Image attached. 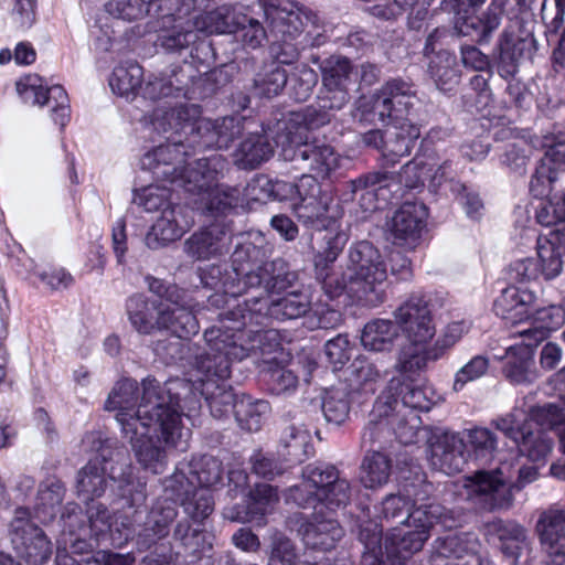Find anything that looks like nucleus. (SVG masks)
<instances>
[{"label": "nucleus", "mask_w": 565, "mask_h": 565, "mask_svg": "<svg viewBox=\"0 0 565 565\" xmlns=\"http://www.w3.org/2000/svg\"><path fill=\"white\" fill-rule=\"evenodd\" d=\"M225 323L205 330L204 339L207 350L196 358V376L183 391L198 392L203 396L214 417L226 416L234 412L235 402L239 398L226 384L233 362H239L252 354L265 356L267 349L263 345L270 339V333L255 332L243 342V334L230 332Z\"/></svg>", "instance_id": "obj_1"}, {"label": "nucleus", "mask_w": 565, "mask_h": 565, "mask_svg": "<svg viewBox=\"0 0 565 565\" xmlns=\"http://www.w3.org/2000/svg\"><path fill=\"white\" fill-rule=\"evenodd\" d=\"M139 396L135 380L118 381L105 403V409L116 412L115 418L124 431L125 423L130 427L140 426L145 430L146 423L159 426L163 440L171 446L179 445L181 429L179 427L180 388H189L184 380L168 381L163 385L153 377L141 383Z\"/></svg>", "instance_id": "obj_2"}, {"label": "nucleus", "mask_w": 565, "mask_h": 565, "mask_svg": "<svg viewBox=\"0 0 565 565\" xmlns=\"http://www.w3.org/2000/svg\"><path fill=\"white\" fill-rule=\"evenodd\" d=\"M264 257L265 250L254 243H239L232 254L231 270L223 271L220 266H210L201 273V282L205 287L237 297L253 289L279 294L297 281V273L289 270L282 259L264 262Z\"/></svg>", "instance_id": "obj_3"}, {"label": "nucleus", "mask_w": 565, "mask_h": 565, "mask_svg": "<svg viewBox=\"0 0 565 565\" xmlns=\"http://www.w3.org/2000/svg\"><path fill=\"white\" fill-rule=\"evenodd\" d=\"M223 477L222 461L213 456L193 457L189 462H179L174 472L164 479L163 490L174 500H180L184 513L195 523L203 522L214 510L210 488Z\"/></svg>", "instance_id": "obj_4"}, {"label": "nucleus", "mask_w": 565, "mask_h": 565, "mask_svg": "<svg viewBox=\"0 0 565 565\" xmlns=\"http://www.w3.org/2000/svg\"><path fill=\"white\" fill-rule=\"evenodd\" d=\"M310 309V296L301 290L288 292L276 300H270L268 295L254 297L224 313L221 324L228 326L230 332L243 334V342L247 341L255 332L270 333V339L263 343L267 349L266 355L278 347L276 334L270 330H254L253 327H264L270 318L279 321L297 319L305 316Z\"/></svg>", "instance_id": "obj_5"}, {"label": "nucleus", "mask_w": 565, "mask_h": 565, "mask_svg": "<svg viewBox=\"0 0 565 565\" xmlns=\"http://www.w3.org/2000/svg\"><path fill=\"white\" fill-rule=\"evenodd\" d=\"M198 108L194 105L170 106L166 102L151 115L154 129L167 132L174 130L189 134V145L199 149H226L243 130L242 118L227 116L220 119L198 118Z\"/></svg>", "instance_id": "obj_6"}, {"label": "nucleus", "mask_w": 565, "mask_h": 565, "mask_svg": "<svg viewBox=\"0 0 565 565\" xmlns=\"http://www.w3.org/2000/svg\"><path fill=\"white\" fill-rule=\"evenodd\" d=\"M350 482L341 477L335 466L313 462L303 467L301 481L284 492L286 503L299 508H313L321 512L323 508L333 511L347 507L351 501Z\"/></svg>", "instance_id": "obj_7"}, {"label": "nucleus", "mask_w": 565, "mask_h": 565, "mask_svg": "<svg viewBox=\"0 0 565 565\" xmlns=\"http://www.w3.org/2000/svg\"><path fill=\"white\" fill-rule=\"evenodd\" d=\"M125 309L131 327L142 335L166 331L178 338H190L200 330L193 310L154 302L143 294L128 297Z\"/></svg>", "instance_id": "obj_8"}, {"label": "nucleus", "mask_w": 565, "mask_h": 565, "mask_svg": "<svg viewBox=\"0 0 565 565\" xmlns=\"http://www.w3.org/2000/svg\"><path fill=\"white\" fill-rule=\"evenodd\" d=\"M350 295L362 306L377 307L386 299L383 285L387 268L380 250L370 242L352 245L348 253Z\"/></svg>", "instance_id": "obj_9"}, {"label": "nucleus", "mask_w": 565, "mask_h": 565, "mask_svg": "<svg viewBox=\"0 0 565 565\" xmlns=\"http://www.w3.org/2000/svg\"><path fill=\"white\" fill-rule=\"evenodd\" d=\"M403 387L398 379H392L387 390L383 392L375 401L370 420L362 434V446L372 445L377 438V434L384 427L390 426L401 444L409 445L416 441L420 418L415 414L407 417L398 408L399 401L393 394Z\"/></svg>", "instance_id": "obj_10"}, {"label": "nucleus", "mask_w": 565, "mask_h": 565, "mask_svg": "<svg viewBox=\"0 0 565 565\" xmlns=\"http://www.w3.org/2000/svg\"><path fill=\"white\" fill-rule=\"evenodd\" d=\"M183 407L179 408V427L181 429V438L179 445H168L159 430V426L154 423H146V429H141V425L130 427L126 422L124 426L122 437L128 440L131 446L137 462L145 469L154 475L162 473L168 465V454L171 449L185 451L189 448L190 430L184 428L182 424Z\"/></svg>", "instance_id": "obj_11"}, {"label": "nucleus", "mask_w": 565, "mask_h": 565, "mask_svg": "<svg viewBox=\"0 0 565 565\" xmlns=\"http://www.w3.org/2000/svg\"><path fill=\"white\" fill-rule=\"evenodd\" d=\"M536 409L531 417L521 408H513L505 416L493 419L492 425L507 437L512 439L522 456L530 461L545 465L553 449V439L547 435L542 420L535 417Z\"/></svg>", "instance_id": "obj_12"}, {"label": "nucleus", "mask_w": 565, "mask_h": 565, "mask_svg": "<svg viewBox=\"0 0 565 565\" xmlns=\"http://www.w3.org/2000/svg\"><path fill=\"white\" fill-rule=\"evenodd\" d=\"M276 145L281 148L285 160L300 161L315 173V178H328L340 166V156L323 140H308L300 132H285L277 136Z\"/></svg>", "instance_id": "obj_13"}, {"label": "nucleus", "mask_w": 565, "mask_h": 565, "mask_svg": "<svg viewBox=\"0 0 565 565\" xmlns=\"http://www.w3.org/2000/svg\"><path fill=\"white\" fill-rule=\"evenodd\" d=\"M299 189L300 196L292 203V211L305 226L322 232L341 218L340 206L313 175L303 174Z\"/></svg>", "instance_id": "obj_14"}, {"label": "nucleus", "mask_w": 565, "mask_h": 565, "mask_svg": "<svg viewBox=\"0 0 565 565\" xmlns=\"http://www.w3.org/2000/svg\"><path fill=\"white\" fill-rule=\"evenodd\" d=\"M512 460H500L493 471H479L466 480L469 497L476 498L488 509H503L512 502L518 468Z\"/></svg>", "instance_id": "obj_15"}, {"label": "nucleus", "mask_w": 565, "mask_h": 565, "mask_svg": "<svg viewBox=\"0 0 565 565\" xmlns=\"http://www.w3.org/2000/svg\"><path fill=\"white\" fill-rule=\"evenodd\" d=\"M312 21V17L305 12L301 8H271L266 10V22L268 24L269 34L276 41H281L286 45V51L278 53L280 63L290 64L299 55V50L309 44L307 35H302L305 28Z\"/></svg>", "instance_id": "obj_16"}, {"label": "nucleus", "mask_w": 565, "mask_h": 565, "mask_svg": "<svg viewBox=\"0 0 565 565\" xmlns=\"http://www.w3.org/2000/svg\"><path fill=\"white\" fill-rule=\"evenodd\" d=\"M10 536L14 551L28 565H43L51 557L52 544L42 529L31 521L28 509L15 510Z\"/></svg>", "instance_id": "obj_17"}, {"label": "nucleus", "mask_w": 565, "mask_h": 565, "mask_svg": "<svg viewBox=\"0 0 565 565\" xmlns=\"http://www.w3.org/2000/svg\"><path fill=\"white\" fill-rule=\"evenodd\" d=\"M64 530L71 535H78L77 544L85 547H93L86 543V539L94 540L98 545L108 537L111 532L110 514L103 504H93L84 515L82 509L76 503H68L62 513Z\"/></svg>", "instance_id": "obj_18"}, {"label": "nucleus", "mask_w": 565, "mask_h": 565, "mask_svg": "<svg viewBox=\"0 0 565 565\" xmlns=\"http://www.w3.org/2000/svg\"><path fill=\"white\" fill-rule=\"evenodd\" d=\"M417 102L414 85L402 78L387 81L373 97V110L381 120L395 124L413 122L412 115Z\"/></svg>", "instance_id": "obj_19"}, {"label": "nucleus", "mask_w": 565, "mask_h": 565, "mask_svg": "<svg viewBox=\"0 0 565 565\" xmlns=\"http://www.w3.org/2000/svg\"><path fill=\"white\" fill-rule=\"evenodd\" d=\"M17 92L21 98L31 105L47 106L55 124L64 128L71 117L70 100L66 90L54 85L45 87L43 79L36 74H30L17 82Z\"/></svg>", "instance_id": "obj_20"}, {"label": "nucleus", "mask_w": 565, "mask_h": 565, "mask_svg": "<svg viewBox=\"0 0 565 565\" xmlns=\"http://www.w3.org/2000/svg\"><path fill=\"white\" fill-rule=\"evenodd\" d=\"M480 542L468 532H454L434 540L430 548V565H482L479 555Z\"/></svg>", "instance_id": "obj_21"}, {"label": "nucleus", "mask_w": 565, "mask_h": 565, "mask_svg": "<svg viewBox=\"0 0 565 565\" xmlns=\"http://www.w3.org/2000/svg\"><path fill=\"white\" fill-rule=\"evenodd\" d=\"M394 317L406 338L414 344H426L436 333L428 302L420 296L409 297L395 310Z\"/></svg>", "instance_id": "obj_22"}, {"label": "nucleus", "mask_w": 565, "mask_h": 565, "mask_svg": "<svg viewBox=\"0 0 565 565\" xmlns=\"http://www.w3.org/2000/svg\"><path fill=\"white\" fill-rule=\"evenodd\" d=\"M233 230L214 223L192 233L183 243V250L193 260L204 262L226 255L232 245Z\"/></svg>", "instance_id": "obj_23"}, {"label": "nucleus", "mask_w": 565, "mask_h": 565, "mask_svg": "<svg viewBox=\"0 0 565 565\" xmlns=\"http://www.w3.org/2000/svg\"><path fill=\"white\" fill-rule=\"evenodd\" d=\"M280 500L278 488L269 483H256L248 492L245 507L226 509L224 514L234 522L266 525V516L273 513Z\"/></svg>", "instance_id": "obj_24"}, {"label": "nucleus", "mask_w": 565, "mask_h": 565, "mask_svg": "<svg viewBox=\"0 0 565 565\" xmlns=\"http://www.w3.org/2000/svg\"><path fill=\"white\" fill-rule=\"evenodd\" d=\"M226 160L221 154L201 158L182 168L174 182L186 192L206 195L223 175Z\"/></svg>", "instance_id": "obj_25"}, {"label": "nucleus", "mask_w": 565, "mask_h": 565, "mask_svg": "<svg viewBox=\"0 0 565 565\" xmlns=\"http://www.w3.org/2000/svg\"><path fill=\"white\" fill-rule=\"evenodd\" d=\"M541 147L546 149L545 159L536 168L530 182V190L535 196H545L553 182L556 181L554 170L565 171V137L558 135H545Z\"/></svg>", "instance_id": "obj_26"}, {"label": "nucleus", "mask_w": 565, "mask_h": 565, "mask_svg": "<svg viewBox=\"0 0 565 565\" xmlns=\"http://www.w3.org/2000/svg\"><path fill=\"white\" fill-rule=\"evenodd\" d=\"M185 156H188L186 146L178 139L173 142L160 145L145 153L141 158V167L151 171L158 180L174 183L178 180L179 171L182 169L181 164L185 161Z\"/></svg>", "instance_id": "obj_27"}, {"label": "nucleus", "mask_w": 565, "mask_h": 565, "mask_svg": "<svg viewBox=\"0 0 565 565\" xmlns=\"http://www.w3.org/2000/svg\"><path fill=\"white\" fill-rule=\"evenodd\" d=\"M193 224L188 209L180 205H168L151 226L147 244L151 248L167 245L179 239Z\"/></svg>", "instance_id": "obj_28"}, {"label": "nucleus", "mask_w": 565, "mask_h": 565, "mask_svg": "<svg viewBox=\"0 0 565 565\" xmlns=\"http://www.w3.org/2000/svg\"><path fill=\"white\" fill-rule=\"evenodd\" d=\"M429 460L435 469L446 475L460 472L467 461L465 438L457 433L443 434L431 445Z\"/></svg>", "instance_id": "obj_29"}, {"label": "nucleus", "mask_w": 565, "mask_h": 565, "mask_svg": "<svg viewBox=\"0 0 565 565\" xmlns=\"http://www.w3.org/2000/svg\"><path fill=\"white\" fill-rule=\"evenodd\" d=\"M423 203L405 202L393 215L390 231L397 245H413L420 236L427 218Z\"/></svg>", "instance_id": "obj_30"}, {"label": "nucleus", "mask_w": 565, "mask_h": 565, "mask_svg": "<svg viewBox=\"0 0 565 565\" xmlns=\"http://www.w3.org/2000/svg\"><path fill=\"white\" fill-rule=\"evenodd\" d=\"M503 13V2L492 0L487 10L480 15L458 18L455 22V29L459 35L469 36L479 44H488L493 32L501 24Z\"/></svg>", "instance_id": "obj_31"}, {"label": "nucleus", "mask_w": 565, "mask_h": 565, "mask_svg": "<svg viewBox=\"0 0 565 565\" xmlns=\"http://www.w3.org/2000/svg\"><path fill=\"white\" fill-rule=\"evenodd\" d=\"M537 527L543 550L550 558L548 565H565V511L544 513Z\"/></svg>", "instance_id": "obj_32"}, {"label": "nucleus", "mask_w": 565, "mask_h": 565, "mask_svg": "<svg viewBox=\"0 0 565 565\" xmlns=\"http://www.w3.org/2000/svg\"><path fill=\"white\" fill-rule=\"evenodd\" d=\"M178 515L174 502L168 499L157 501L147 515V519L137 534V544L148 550L157 541L169 534L170 524Z\"/></svg>", "instance_id": "obj_33"}, {"label": "nucleus", "mask_w": 565, "mask_h": 565, "mask_svg": "<svg viewBox=\"0 0 565 565\" xmlns=\"http://www.w3.org/2000/svg\"><path fill=\"white\" fill-rule=\"evenodd\" d=\"M427 540L426 531L415 532L413 529L406 527L405 524L394 527L384 540L386 558L393 561V565H403L402 561L422 551Z\"/></svg>", "instance_id": "obj_34"}, {"label": "nucleus", "mask_w": 565, "mask_h": 565, "mask_svg": "<svg viewBox=\"0 0 565 565\" xmlns=\"http://www.w3.org/2000/svg\"><path fill=\"white\" fill-rule=\"evenodd\" d=\"M244 22L246 14L238 11L235 6L224 4L195 17L192 26L196 32L223 34L236 32Z\"/></svg>", "instance_id": "obj_35"}, {"label": "nucleus", "mask_w": 565, "mask_h": 565, "mask_svg": "<svg viewBox=\"0 0 565 565\" xmlns=\"http://www.w3.org/2000/svg\"><path fill=\"white\" fill-rule=\"evenodd\" d=\"M534 300L532 291L509 286L495 299L493 310L503 320L519 323L530 317Z\"/></svg>", "instance_id": "obj_36"}, {"label": "nucleus", "mask_w": 565, "mask_h": 565, "mask_svg": "<svg viewBox=\"0 0 565 565\" xmlns=\"http://www.w3.org/2000/svg\"><path fill=\"white\" fill-rule=\"evenodd\" d=\"M302 542L310 550L329 551L343 536V530L334 519H319L305 522L300 529Z\"/></svg>", "instance_id": "obj_37"}, {"label": "nucleus", "mask_w": 565, "mask_h": 565, "mask_svg": "<svg viewBox=\"0 0 565 565\" xmlns=\"http://www.w3.org/2000/svg\"><path fill=\"white\" fill-rule=\"evenodd\" d=\"M532 341L523 339V344L511 347L505 356L503 374L513 384H529L537 377L531 348Z\"/></svg>", "instance_id": "obj_38"}, {"label": "nucleus", "mask_w": 565, "mask_h": 565, "mask_svg": "<svg viewBox=\"0 0 565 565\" xmlns=\"http://www.w3.org/2000/svg\"><path fill=\"white\" fill-rule=\"evenodd\" d=\"M274 154V147L268 137L262 132L247 135L233 153L235 166L243 170H254L268 161Z\"/></svg>", "instance_id": "obj_39"}, {"label": "nucleus", "mask_w": 565, "mask_h": 565, "mask_svg": "<svg viewBox=\"0 0 565 565\" xmlns=\"http://www.w3.org/2000/svg\"><path fill=\"white\" fill-rule=\"evenodd\" d=\"M399 337L396 322L388 319L369 321L361 333V344L373 352L391 351Z\"/></svg>", "instance_id": "obj_40"}, {"label": "nucleus", "mask_w": 565, "mask_h": 565, "mask_svg": "<svg viewBox=\"0 0 565 565\" xmlns=\"http://www.w3.org/2000/svg\"><path fill=\"white\" fill-rule=\"evenodd\" d=\"M406 527L413 529L415 532L426 531L428 537L430 530L435 524H440L444 527H452L455 519L451 511L447 510L439 503H428L411 509L408 516L402 521Z\"/></svg>", "instance_id": "obj_41"}, {"label": "nucleus", "mask_w": 565, "mask_h": 565, "mask_svg": "<svg viewBox=\"0 0 565 565\" xmlns=\"http://www.w3.org/2000/svg\"><path fill=\"white\" fill-rule=\"evenodd\" d=\"M564 321V309L561 306L551 305L536 309L532 316L531 327L520 330L519 334L537 345L547 338L551 331L557 330Z\"/></svg>", "instance_id": "obj_42"}, {"label": "nucleus", "mask_w": 565, "mask_h": 565, "mask_svg": "<svg viewBox=\"0 0 565 565\" xmlns=\"http://www.w3.org/2000/svg\"><path fill=\"white\" fill-rule=\"evenodd\" d=\"M419 136L420 129L415 124H395L393 130L386 131L384 158L388 162L395 163L399 158L408 156Z\"/></svg>", "instance_id": "obj_43"}, {"label": "nucleus", "mask_w": 565, "mask_h": 565, "mask_svg": "<svg viewBox=\"0 0 565 565\" xmlns=\"http://www.w3.org/2000/svg\"><path fill=\"white\" fill-rule=\"evenodd\" d=\"M280 446L285 455L302 462L313 455V445L310 430L302 423H290L281 431Z\"/></svg>", "instance_id": "obj_44"}, {"label": "nucleus", "mask_w": 565, "mask_h": 565, "mask_svg": "<svg viewBox=\"0 0 565 565\" xmlns=\"http://www.w3.org/2000/svg\"><path fill=\"white\" fill-rule=\"evenodd\" d=\"M270 405L265 399H255L248 395H242L234 405V415L239 427L247 431H258L268 414Z\"/></svg>", "instance_id": "obj_45"}, {"label": "nucleus", "mask_w": 565, "mask_h": 565, "mask_svg": "<svg viewBox=\"0 0 565 565\" xmlns=\"http://www.w3.org/2000/svg\"><path fill=\"white\" fill-rule=\"evenodd\" d=\"M106 468L99 459L89 460L77 473L76 490L84 501H93L104 494L107 481Z\"/></svg>", "instance_id": "obj_46"}, {"label": "nucleus", "mask_w": 565, "mask_h": 565, "mask_svg": "<svg viewBox=\"0 0 565 565\" xmlns=\"http://www.w3.org/2000/svg\"><path fill=\"white\" fill-rule=\"evenodd\" d=\"M350 390L374 393L377 384L383 380V372L379 365L364 355L356 356L349 369Z\"/></svg>", "instance_id": "obj_47"}, {"label": "nucleus", "mask_w": 565, "mask_h": 565, "mask_svg": "<svg viewBox=\"0 0 565 565\" xmlns=\"http://www.w3.org/2000/svg\"><path fill=\"white\" fill-rule=\"evenodd\" d=\"M324 234L321 237V246L315 255V268H331L333 263L342 253L347 242L348 235L340 228L339 221L331 224L328 228H322Z\"/></svg>", "instance_id": "obj_48"}, {"label": "nucleus", "mask_w": 565, "mask_h": 565, "mask_svg": "<svg viewBox=\"0 0 565 565\" xmlns=\"http://www.w3.org/2000/svg\"><path fill=\"white\" fill-rule=\"evenodd\" d=\"M352 391L345 384L332 386L324 392L322 412L329 423L343 424L350 415Z\"/></svg>", "instance_id": "obj_49"}, {"label": "nucleus", "mask_w": 565, "mask_h": 565, "mask_svg": "<svg viewBox=\"0 0 565 565\" xmlns=\"http://www.w3.org/2000/svg\"><path fill=\"white\" fill-rule=\"evenodd\" d=\"M392 462L390 458L379 451L367 452L361 463L360 480L367 489H377L385 486L390 479Z\"/></svg>", "instance_id": "obj_50"}, {"label": "nucleus", "mask_w": 565, "mask_h": 565, "mask_svg": "<svg viewBox=\"0 0 565 565\" xmlns=\"http://www.w3.org/2000/svg\"><path fill=\"white\" fill-rule=\"evenodd\" d=\"M132 470L130 463H124L109 472L110 478L119 482L120 494L131 508L143 504L147 499L146 482L135 478Z\"/></svg>", "instance_id": "obj_51"}, {"label": "nucleus", "mask_w": 565, "mask_h": 565, "mask_svg": "<svg viewBox=\"0 0 565 565\" xmlns=\"http://www.w3.org/2000/svg\"><path fill=\"white\" fill-rule=\"evenodd\" d=\"M142 77L143 70L137 62H126L114 68L109 86L115 94L129 98L140 89Z\"/></svg>", "instance_id": "obj_52"}, {"label": "nucleus", "mask_w": 565, "mask_h": 565, "mask_svg": "<svg viewBox=\"0 0 565 565\" xmlns=\"http://www.w3.org/2000/svg\"><path fill=\"white\" fill-rule=\"evenodd\" d=\"M63 497L64 487L60 481L42 484L39 489L33 518L44 524L52 522L60 510Z\"/></svg>", "instance_id": "obj_53"}, {"label": "nucleus", "mask_w": 565, "mask_h": 565, "mask_svg": "<svg viewBox=\"0 0 565 565\" xmlns=\"http://www.w3.org/2000/svg\"><path fill=\"white\" fill-rule=\"evenodd\" d=\"M334 117L327 108H322L319 102L307 106L300 111L290 114L288 124L285 126L286 132H300L302 136L306 130L317 129L328 125Z\"/></svg>", "instance_id": "obj_54"}, {"label": "nucleus", "mask_w": 565, "mask_h": 565, "mask_svg": "<svg viewBox=\"0 0 565 565\" xmlns=\"http://www.w3.org/2000/svg\"><path fill=\"white\" fill-rule=\"evenodd\" d=\"M529 45L530 41L525 38L518 36L512 25L505 26L497 44L500 64L507 67L508 72L511 73Z\"/></svg>", "instance_id": "obj_55"}, {"label": "nucleus", "mask_w": 565, "mask_h": 565, "mask_svg": "<svg viewBox=\"0 0 565 565\" xmlns=\"http://www.w3.org/2000/svg\"><path fill=\"white\" fill-rule=\"evenodd\" d=\"M281 63H271L263 67L254 78L253 90L259 97H274L285 88L288 74L280 65Z\"/></svg>", "instance_id": "obj_56"}, {"label": "nucleus", "mask_w": 565, "mask_h": 565, "mask_svg": "<svg viewBox=\"0 0 565 565\" xmlns=\"http://www.w3.org/2000/svg\"><path fill=\"white\" fill-rule=\"evenodd\" d=\"M428 71L436 85L443 90H449L458 83L459 74L456 68V56L440 50L430 58Z\"/></svg>", "instance_id": "obj_57"}, {"label": "nucleus", "mask_w": 565, "mask_h": 565, "mask_svg": "<svg viewBox=\"0 0 565 565\" xmlns=\"http://www.w3.org/2000/svg\"><path fill=\"white\" fill-rule=\"evenodd\" d=\"M385 179L382 173H369L349 182L351 199L358 201L365 212L376 210V185Z\"/></svg>", "instance_id": "obj_58"}, {"label": "nucleus", "mask_w": 565, "mask_h": 565, "mask_svg": "<svg viewBox=\"0 0 565 565\" xmlns=\"http://www.w3.org/2000/svg\"><path fill=\"white\" fill-rule=\"evenodd\" d=\"M420 344H409L403 347L398 353L395 370L401 374L412 377L415 374L424 371L428 361H434L431 353L433 348L424 350L419 348Z\"/></svg>", "instance_id": "obj_59"}, {"label": "nucleus", "mask_w": 565, "mask_h": 565, "mask_svg": "<svg viewBox=\"0 0 565 565\" xmlns=\"http://www.w3.org/2000/svg\"><path fill=\"white\" fill-rule=\"evenodd\" d=\"M320 70L324 87L348 88L353 68L347 57L332 55L321 62Z\"/></svg>", "instance_id": "obj_60"}, {"label": "nucleus", "mask_w": 565, "mask_h": 565, "mask_svg": "<svg viewBox=\"0 0 565 565\" xmlns=\"http://www.w3.org/2000/svg\"><path fill=\"white\" fill-rule=\"evenodd\" d=\"M145 280L148 290L157 296L156 299H151L152 301L167 302L173 307L192 310L193 306L183 289L174 285L167 284L164 280L151 275L146 276Z\"/></svg>", "instance_id": "obj_61"}, {"label": "nucleus", "mask_w": 565, "mask_h": 565, "mask_svg": "<svg viewBox=\"0 0 565 565\" xmlns=\"http://www.w3.org/2000/svg\"><path fill=\"white\" fill-rule=\"evenodd\" d=\"M298 554L292 541L279 531L270 535L267 565H298Z\"/></svg>", "instance_id": "obj_62"}, {"label": "nucleus", "mask_w": 565, "mask_h": 565, "mask_svg": "<svg viewBox=\"0 0 565 565\" xmlns=\"http://www.w3.org/2000/svg\"><path fill=\"white\" fill-rule=\"evenodd\" d=\"M533 147L534 146L524 138L516 139L505 146L500 161L510 171L523 174L532 154Z\"/></svg>", "instance_id": "obj_63"}, {"label": "nucleus", "mask_w": 565, "mask_h": 565, "mask_svg": "<svg viewBox=\"0 0 565 565\" xmlns=\"http://www.w3.org/2000/svg\"><path fill=\"white\" fill-rule=\"evenodd\" d=\"M152 4L150 0H109L104 7L116 19L134 21L146 17Z\"/></svg>", "instance_id": "obj_64"}]
</instances>
